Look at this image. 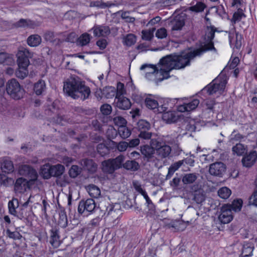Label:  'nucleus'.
<instances>
[{
  "mask_svg": "<svg viewBox=\"0 0 257 257\" xmlns=\"http://www.w3.org/2000/svg\"><path fill=\"white\" fill-rule=\"evenodd\" d=\"M64 92L74 99L84 100L90 95V88L85 82L77 76L74 75L68 78L64 83Z\"/></svg>",
  "mask_w": 257,
  "mask_h": 257,
  "instance_id": "f03ea898",
  "label": "nucleus"
},
{
  "mask_svg": "<svg viewBox=\"0 0 257 257\" xmlns=\"http://www.w3.org/2000/svg\"><path fill=\"white\" fill-rule=\"evenodd\" d=\"M90 41V36L88 33L82 34L79 38H78V43L81 46H86Z\"/></svg>",
  "mask_w": 257,
  "mask_h": 257,
  "instance_id": "8fccbe9b",
  "label": "nucleus"
},
{
  "mask_svg": "<svg viewBox=\"0 0 257 257\" xmlns=\"http://www.w3.org/2000/svg\"><path fill=\"white\" fill-rule=\"evenodd\" d=\"M172 31L181 30L185 25V19L181 16H176L171 21Z\"/></svg>",
  "mask_w": 257,
  "mask_h": 257,
  "instance_id": "5701e85b",
  "label": "nucleus"
},
{
  "mask_svg": "<svg viewBox=\"0 0 257 257\" xmlns=\"http://www.w3.org/2000/svg\"><path fill=\"white\" fill-rule=\"evenodd\" d=\"M254 245L251 242H246L242 245L241 253L239 257H248L252 255Z\"/></svg>",
  "mask_w": 257,
  "mask_h": 257,
  "instance_id": "a878e982",
  "label": "nucleus"
},
{
  "mask_svg": "<svg viewBox=\"0 0 257 257\" xmlns=\"http://www.w3.org/2000/svg\"><path fill=\"white\" fill-rule=\"evenodd\" d=\"M111 160L115 165V167L118 169L122 167V163L124 160V156L120 155Z\"/></svg>",
  "mask_w": 257,
  "mask_h": 257,
  "instance_id": "4d7b16f0",
  "label": "nucleus"
},
{
  "mask_svg": "<svg viewBox=\"0 0 257 257\" xmlns=\"http://www.w3.org/2000/svg\"><path fill=\"white\" fill-rule=\"evenodd\" d=\"M34 214L32 210H28V208L20 207L17 214L15 216L19 219L22 220L25 225L28 226H31L32 225V220Z\"/></svg>",
  "mask_w": 257,
  "mask_h": 257,
  "instance_id": "6e6552de",
  "label": "nucleus"
},
{
  "mask_svg": "<svg viewBox=\"0 0 257 257\" xmlns=\"http://www.w3.org/2000/svg\"><path fill=\"white\" fill-rule=\"evenodd\" d=\"M195 122L193 120H191L185 124V130L189 132H193L195 131L196 126H195Z\"/></svg>",
  "mask_w": 257,
  "mask_h": 257,
  "instance_id": "0e129e2a",
  "label": "nucleus"
},
{
  "mask_svg": "<svg viewBox=\"0 0 257 257\" xmlns=\"http://www.w3.org/2000/svg\"><path fill=\"white\" fill-rule=\"evenodd\" d=\"M14 62V60L11 55L5 53H0V64L6 65H11Z\"/></svg>",
  "mask_w": 257,
  "mask_h": 257,
  "instance_id": "72a5a7b5",
  "label": "nucleus"
},
{
  "mask_svg": "<svg viewBox=\"0 0 257 257\" xmlns=\"http://www.w3.org/2000/svg\"><path fill=\"white\" fill-rule=\"evenodd\" d=\"M28 73V70L27 68H20L19 67L18 69L16 71V76L20 79H24L25 77L27 76Z\"/></svg>",
  "mask_w": 257,
  "mask_h": 257,
  "instance_id": "bf43d9fd",
  "label": "nucleus"
},
{
  "mask_svg": "<svg viewBox=\"0 0 257 257\" xmlns=\"http://www.w3.org/2000/svg\"><path fill=\"white\" fill-rule=\"evenodd\" d=\"M122 167L127 170L136 171L139 169L140 165L135 160H128L123 164Z\"/></svg>",
  "mask_w": 257,
  "mask_h": 257,
  "instance_id": "f704fd0d",
  "label": "nucleus"
},
{
  "mask_svg": "<svg viewBox=\"0 0 257 257\" xmlns=\"http://www.w3.org/2000/svg\"><path fill=\"white\" fill-rule=\"evenodd\" d=\"M14 169L13 162L11 161L5 160L1 166V170L3 173H10L13 172Z\"/></svg>",
  "mask_w": 257,
  "mask_h": 257,
  "instance_id": "37998d69",
  "label": "nucleus"
},
{
  "mask_svg": "<svg viewBox=\"0 0 257 257\" xmlns=\"http://www.w3.org/2000/svg\"><path fill=\"white\" fill-rule=\"evenodd\" d=\"M152 140H150V145H144L140 147L141 154L143 155V159L147 162L152 161L155 153V147L152 145Z\"/></svg>",
  "mask_w": 257,
  "mask_h": 257,
  "instance_id": "4468645a",
  "label": "nucleus"
},
{
  "mask_svg": "<svg viewBox=\"0 0 257 257\" xmlns=\"http://www.w3.org/2000/svg\"><path fill=\"white\" fill-rule=\"evenodd\" d=\"M226 83V80L224 78L217 77L202 89L201 93H206L209 95H213L217 92L221 94L224 91Z\"/></svg>",
  "mask_w": 257,
  "mask_h": 257,
  "instance_id": "39448f33",
  "label": "nucleus"
},
{
  "mask_svg": "<svg viewBox=\"0 0 257 257\" xmlns=\"http://www.w3.org/2000/svg\"><path fill=\"white\" fill-rule=\"evenodd\" d=\"M81 164L84 170H87L90 174H94L97 170V165L92 159H83L81 161Z\"/></svg>",
  "mask_w": 257,
  "mask_h": 257,
  "instance_id": "aec40b11",
  "label": "nucleus"
},
{
  "mask_svg": "<svg viewBox=\"0 0 257 257\" xmlns=\"http://www.w3.org/2000/svg\"><path fill=\"white\" fill-rule=\"evenodd\" d=\"M17 63L20 68H27L30 64L29 58L22 52L17 54Z\"/></svg>",
  "mask_w": 257,
  "mask_h": 257,
  "instance_id": "b1692460",
  "label": "nucleus"
},
{
  "mask_svg": "<svg viewBox=\"0 0 257 257\" xmlns=\"http://www.w3.org/2000/svg\"><path fill=\"white\" fill-rule=\"evenodd\" d=\"M176 100V98H165L160 100L159 101V109H158L157 110L159 111V113H162L167 110H172Z\"/></svg>",
  "mask_w": 257,
  "mask_h": 257,
  "instance_id": "6ab92c4d",
  "label": "nucleus"
},
{
  "mask_svg": "<svg viewBox=\"0 0 257 257\" xmlns=\"http://www.w3.org/2000/svg\"><path fill=\"white\" fill-rule=\"evenodd\" d=\"M217 193L220 198L226 199L230 196L231 191L227 187H223L218 190Z\"/></svg>",
  "mask_w": 257,
  "mask_h": 257,
  "instance_id": "49530a36",
  "label": "nucleus"
},
{
  "mask_svg": "<svg viewBox=\"0 0 257 257\" xmlns=\"http://www.w3.org/2000/svg\"><path fill=\"white\" fill-rule=\"evenodd\" d=\"M86 190L89 195L92 198H98L100 195V190L96 186L91 184L88 185Z\"/></svg>",
  "mask_w": 257,
  "mask_h": 257,
  "instance_id": "ea45409f",
  "label": "nucleus"
},
{
  "mask_svg": "<svg viewBox=\"0 0 257 257\" xmlns=\"http://www.w3.org/2000/svg\"><path fill=\"white\" fill-rule=\"evenodd\" d=\"M6 235L9 238L14 240L20 239L22 237V235L18 231H11L9 229H7Z\"/></svg>",
  "mask_w": 257,
  "mask_h": 257,
  "instance_id": "5fc2aeb1",
  "label": "nucleus"
},
{
  "mask_svg": "<svg viewBox=\"0 0 257 257\" xmlns=\"http://www.w3.org/2000/svg\"><path fill=\"white\" fill-rule=\"evenodd\" d=\"M98 153L102 157L108 156L110 153L109 148L103 143L99 144L96 147Z\"/></svg>",
  "mask_w": 257,
  "mask_h": 257,
  "instance_id": "c03bdc74",
  "label": "nucleus"
},
{
  "mask_svg": "<svg viewBox=\"0 0 257 257\" xmlns=\"http://www.w3.org/2000/svg\"><path fill=\"white\" fill-rule=\"evenodd\" d=\"M246 15L243 13V10L241 8H238L235 12L231 19V22L233 26L237 22L240 21L242 18H245Z\"/></svg>",
  "mask_w": 257,
  "mask_h": 257,
  "instance_id": "e433bc0d",
  "label": "nucleus"
},
{
  "mask_svg": "<svg viewBox=\"0 0 257 257\" xmlns=\"http://www.w3.org/2000/svg\"><path fill=\"white\" fill-rule=\"evenodd\" d=\"M198 176V174L195 173L185 174L182 178V181L184 185L193 184L196 181Z\"/></svg>",
  "mask_w": 257,
  "mask_h": 257,
  "instance_id": "2f4dec72",
  "label": "nucleus"
},
{
  "mask_svg": "<svg viewBox=\"0 0 257 257\" xmlns=\"http://www.w3.org/2000/svg\"><path fill=\"white\" fill-rule=\"evenodd\" d=\"M34 182H30V180L23 178H19L17 179L14 188L16 191L19 193H23L26 191L29 187V184H33Z\"/></svg>",
  "mask_w": 257,
  "mask_h": 257,
  "instance_id": "a211bd4d",
  "label": "nucleus"
},
{
  "mask_svg": "<svg viewBox=\"0 0 257 257\" xmlns=\"http://www.w3.org/2000/svg\"><path fill=\"white\" fill-rule=\"evenodd\" d=\"M111 143L114 145V147H116L120 152L125 151L129 146L128 143L125 141L120 142L118 144L113 141H111Z\"/></svg>",
  "mask_w": 257,
  "mask_h": 257,
  "instance_id": "864d4df0",
  "label": "nucleus"
},
{
  "mask_svg": "<svg viewBox=\"0 0 257 257\" xmlns=\"http://www.w3.org/2000/svg\"><path fill=\"white\" fill-rule=\"evenodd\" d=\"M95 37H106L110 33L108 26L105 25H95L91 29Z\"/></svg>",
  "mask_w": 257,
  "mask_h": 257,
  "instance_id": "dca6fc26",
  "label": "nucleus"
},
{
  "mask_svg": "<svg viewBox=\"0 0 257 257\" xmlns=\"http://www.w3.org/2000/svg\"><path fill=\"white\" fill-rule=\"evenodd\" d=\"M20 207V203L17 198H13L12 199L9 201L8 209L9 212L11 215L15 216L17 214L19 208Z\"/></svg>",
  "mask_w": 257,
  "mask_h": 257,
  "instance_id": "bb28decb",
  "label": "nucleus"
},
{
  "mask_svg": "<svg viewBox=\"0 0 257 257\" xmlns=\"http://www.w3.org/2000/svg\"><path fill=\"white\" fill-rule=\"evenodd\" d=\"M192 6L188 8V10L196 13H202L206 8L207 5L202 2L196 1L191 3Z\"/></svg>",
  "mask_w": 257,
  "mask_h": 257,
  "instance_id": "393cba45",
  "label": "nucleus"
},
{
  "mask_svg": "<svg viewBox=\"0 0 257 257\" xmlns=\"http://www.w3.org/2000/svg\"><path fill=\"white\" fill-rule=\"evenodd\" d=\"M167 36V30L164 28H161L157 30L156 36L159 39H163Z\"/></svg>",
  "mask_w": 257,
  "mask_h": 257,
  "instance_id": "774afa93",
  "label": "nucleus"
},
{
  "mask_svg": "<svg viewBox=\"0 0 257 257\" xmlns=\"http://www.w3.org/2000/svg\"><path fill=\"white\" fill-rule=\"evenodd\" d=\"M152 145L155 147L157 154L161 158H166L170 155L172 151L171 148L166 145L165 143L156 139L152 140Z\"/></svg>",
  "mask_w": 257,
  "mask_h": 257,
  "instance_id": "0eeeda50",
  "label": "nucleus"
},
{
  "mask_svg": "<svg viewBox=\"0 0 257 257\" xmlns=\"http://www.w3.org/2000/svg\"><path fill=\"white\" fill-rule=\"evenodd\" d=\"M101 95L107 98L113 97L116 93L115 89L112 86H106L102 89H100Z\"/></svg>",
  "mask_w": 257,
  "mask_h": 257,
  "instance_id": "58836bf2",
  "label": "nucleus"
},
{
  "mask_svg": "<svg viewBox=\"0 0 257 257\" xmlns=\"http://www.w3.org/2000/svg\"><path fill=\"white\" fill-rule=\"evenodd\" d=\"M243 201L241 199H236L234 200L231 204H228L225 205L226 207H228V209H230V211L234 212L240 211L242 206Z\"/></svg>",
  "mask_w": 257,
  "mask_h": 257,
  "instance_id": "c756f323",
  "label": "nucleus"
},
{
  "mask_svg": "<svg viewBox=\"0 0 257 257\" xmlns=\"http://www.w3.org/2000/svg\"><path fill=\"white\" fill-rule=\"evenodd\" d=\"M217 31V29L214 26H207L203 36L204 45L201 48L187 53H182L180 55L172 54L162 58L160 60L159 63L166 68L160 69V71L163 77L159 79L158 81L161 82L164 79L169 78V74L172 70L182 69L190 65V60L195 57L200 56L207 51L213 50L216 51L214 46L213 40L215 33Z\"/></svg>",
  "mask_w": 257,
  "mask_h": 257,
  "instance_id": "f257e3e1",
  "label": "nucleus"
},
{
  "mask_svg": "<svg viewBox=\"0 0 257 257\" xmlns=\"http://www.w3.org/2000/svg\"><path fill=\"white\" fill-rule=\"evenodd\" d=\"M143 196L146 200L145 204L146 205L149 211H150L151 213H155L156 206L150 199V197L148 195L147 193L146 192Z\"/></svg>",
  "mask_w": 257,
  "mask_h": 257,
  "instance_id": "09e8293b",
  "label": "nucleus"
},
{
  "mask_svg": "<svg viewBox=\"0 0 257 257\" xmlns=\"http://www.w3.org/2000/svg\"><path fill=\"white\" fill-rule=\"evenodd\" d=\"M137 128L139 132V137L143 143L144 140H151L152 133L149 131L151 129L150 123L145 120H140L137 123Z\"/></svg>",
  "mask_w": 257,
  "mask_h": 257,
  "instance_id": "423d86ee",
  "label": "nucleus"
},
{
  "mask_svg": "<svg viewBox=\"0 0 257 257\" xmlns=\"http://www.w3.org/2000/svg\"><path fill=\"white\" fill-rule=\"evenodd\" d=\"M162 113V118L164 121H166L167 123L174 122L177 119L175 112L172 111V110H167Z\"/></svg>",
  "mask_w": 257,
  "mask_h": 257,
  "instance_id": "7c9ffc66",
  "label": "nucleus"
},
{
  "mask_svg": "<svg viewBox=\"0 0 257 257\" xmlns=\"http://www.w3.org/2000/svg\"><path fill=\"white\" fill-rule=\"evenodd\" d=\"M124 84L121 82H118L117 84V90L116 93V97L122 96L125 93Z\"/></svg>",
  "mask_w": 257,
  "mask_h": 257,
  "instance_id": "69168bd1",
  "label": "nucleus"
},
{
  "mask_svg": "<svg viewBox=\"0 0 257 257\" xmlns=\"http://www.w3.org/2000/svg\"><path fill=\"white\" fill-rule=\"evenodd\" d=\"M100 111L103 114L108 115L110 114L112 111V107L109 104H104L100 107Z\"/></svg>",
  "mask_w": 257,
  "mask_h": 257,
  "instance_id": "680f3d73",
  "label": "nucleus"
},
{
  "mask_svg": "<svg viewBox=\"0 0 257 257\" xmlns=\"http://www.w3.org/2000/svg\"><path fill=\"white\" fill-rule=\"evenodd\" d=\"M59 218L58 224L62 228H65L67 226L68 220L66 213L64 208H61L59 213Z\"/></svg>",
  "mask_w": 257,
  "mask_h": 257,
  "instance_id": "4c0bfd02",
  "label": "nucleus"
},
{
  "mask_svg": "<svg viewBox=\"0 0 257 257\" xmlns=\"http://www.w3.org/2000/svg\"><path fill=\"white\" fill-rule=\"evenodd\" d=\"M102 165L103 172L108 174H112L115 170L117 169L111 159L103 161L102 163Z\"/></svg>",
  "mask_w": 257,
  "mask_h": 257,
  "instance_id": "c85d7f7f",
  "label": "nucleus"
},
{
  "mask_svg": "<svg viewBox=\"0 0 257 257\" xmlns=\"http://www.w3.org/2000/svg\"><path fill=\"white\" fill-rule=\"evenodd\" d=\"M215 104V102L214 100H206L204 102L205 110H208L209 112H213V108Z\"/></svg>",
  "mask_w": 257,
  "mask_h": 257,
  "instance_id": "052dcab7",
  "label": "nucleus"
},
{
  "mask_svg": "<svg viewBox=\"0 0 257 257\" xmlns=\"http://www.w3.org/2000/svg\"><path fill=\"white\" fill-rule=\"evenodd\" d=\"M64 170V167L61 164L51 165L47 163L41 166L40 175L44 179H48L52 177L59 178L63 174Z\"/></svg>",
  "mask_w": 257,
  "mask_h": 257,
  "instance_id": "7ed1b4c3",
  "label": "nucleus"
},
{
  "mask_svg": "<svg viewBox=\"0 0 257 257\" xmlns=\"http://www.w3.org/2000/svg\"><path fill=\"white\" fill-rule=\"evenodd\" d=\"M81 172V168L77 165H72L69 171V174L71 178H75Z\"/></svg>",
  "mask_w": 257,
  "mask_h": 257,
  "instance_id": "3c124183",
  "label": "nucleus"
},
{
  "mask_svg": "<svg viewBox=\"0 0 257 257\" xmlns=\"http://www.w3.org/2000/svg\"><path fill=\"white\" fill-rule=\"evenodd\" d=\"M41 42V38L38 35H33L27 39V43L31 47H37Z\"/></svg>",
  "mask_w": 257,
  "mask_h": 257,
  "instance_id": "a19ab883",
  "label": "nucleus"
},
{
  "mask_svg": "<svg viewBox=\"0 0 257 257\" xmlns=\"http://www.w3.org/2000/svg\"><path fill=\"white\" fill-rule=\"evenodd\" d=\"M232 151L234 154H236L237 156H241L246 152V148L244 145L239 143L232 147Z\"/></svg>",
  "mask_w": 257,
  "mask_h": 257,
  "instance_id": "de8ad7c7",
  "label": "nucleus"
},
{
  "mask_svg": "<svg viewBox=\"0 0 257 257\" xmlns=\"http://www.w3.org/2000/svg\"><path fill=\"white\" fill-rule=\"evenodd\" d=\"M136 42V37L133 34H129L124 37L123 44L124 45L130 47L134 45Z\"/></svg>",
  "mask_w": 257,
  "mask_h": 257,
  "instance_id": "a18cd8bd",
  "label": "nucleus"
},
{
  "mask_svg": "<svg viewBox=\"0 0 257 257\" xmlns=\"http://www.w3.org/2000/svg\"><path fill=\"white\" fill-rule=\"evenodd\" d=\"M19 173L22 176L27 177L30 182H35L38 177L37 171L29 165H23L19 167Z\"/></svg>",
  "mask_w": 257,
  "mask_h": 257,
  "instance_id": "9b49d317",
  "label": "nucleus"
},
{
  "mask_svg": "<svg viewBox=\"0 0 257 257\" xmlns=\"http://www.w3.org/2000/svg\"><path fill=\"white\" fill-rule=\"evenodd\" d=\"M16 27H29L34 28L37 26L36 23L30 19H21L14 24Z\"/></svg>",
  "mask_w": 257,
  "mask_h": 257,
  "instance_id": "cd10ccee",
  "label": "nucleus"
},
{
  "mask_svg": "<svg viewBox=\"0 0 257 257\" xmlns=\"http://www.w3.org/2000/svg\"><path fill=\"white\" fill-rule=\"evenodd\" d=\"M96 207V204L93 199H82L79 203L78 211L80 214L85 213V212L92 213Z\"/></svg>",
  "mask_w": 257,
  "mask_h": 257,
  "instance_id": "1a4fd4ad",
  "label": "nucleus"
},
{
  "mask_svg": "<svg viewBox=\"0 0 257 257\" xmlns=\"http://www.w3.org/2000/svg\"><path fill=\"white\" fill-rule=\"evenodd\" d=\"M226 169V165L222 162H215L210 165L209 173L214 176L222 177Z\"/></svg>",
  "mask_w": 257,
  "mask_h": 257,
  "instance_id": "ddd939ff",
  "label": "nucleus"
},
{
  "mask_svg": "<svg viewBox=\"0 0 257 257\" xmlns=\"http://www.w3.org/2000/svg\"><path fill=\"white\" fill-rule=\"evenodd\" d=\"M114 103L117 107L123 110L128 109L131 106L130 100L123 96L116 97Z\"/></svg>",
  "mask_w": 257,
  "mask_h": 257,
  "instance_id": "4be33fe9",
  "label": "nucleus"
},
{
  "mask_svg": "<svg viewBox=\"0 0 257 257\" xmlns=\"http://www.w3.org/2000/svg\"><path fill=\"white\" fill-rule=\"evenodd\" d=\"M145 103L148 108L153 110L155 113H159V111L157 110L159 109L160 103L157 100L150 97H147L145 99Z\"/></svg>",
  "mask_w": 257,
  "mask_h": 257,
  "instance_id": "473e14b6",
  "label": "nucleus"
},
{
  "mask_svg": "<svg viewBox=\"0 0 257 257\" xmlns=\"http://www.w3.org/2000/svg\"><path fill=\"white\" fill-rule=\"evenodd\" d=\"M45 89V82L43 80H39L34 85V91L37 95L42 94Z\"/></svg>",
  "mask_w": 257,
  "mask_h": 257,
  "instance_id": "79ce46f5",
  "label": "nucleus"
},
{
  "mask_svg": "<svg viewBox=\"0 0 257 257\" xmlns=\"http://www.w3.org/2000/svg\"><path fill=\"white\" fill-rule=\"evenodd\" d=\"M6 90L10 97L15 100L21 99L25 93L23 86L15 78L8 81L6 85Z\"/></svg>",
  "mask_w": 257,
  "mask_h": 257,
  "instance_id": "20e7f679",
  "label": "nucleus"
},
{
  "mask_svg": "<svg viewBox=\"0 0 257 257\" xmlns=\"http://www.w3.org/2000/svg\"><path fill=\"white\" fill-rule=\"evenodd\" d=\"M227 207L225 205L221 207V213L218 216V219L221 223H228L233 219L232 212L230 211V209H228Z\"/></svg>",
  "mask_w": 257,
  "mask_h": 257,
  "instance_id": "f3484780",
  "label": "nucleus"
},
{
  "mask_svg": "<svg viewBox=\"0 0 257 257\" xmlns=\"http://www.w3.org/2000/svg\"><path fill=\"white\" fill-rule=\"evenodd\" d=\"M182 178L179 177H174L172 181L170 182V185L173 190H178L181 188L180 187Z\"/></svg>",
  "mask_w": 257,
  "mask_h": 257,
  "instance_id": "603ef678",
  "label": "nucleus"
},
{
  "mask_svg": "<svg viewBox=\"0 0 257 257\" xmlns=\"http://www.w3.org/2000/svg\"><path fill=\"white\" fill-rule=\"evenodd\" d=\"M199 104V101L197 99H193L191 101L185 103L188 111L195 109Z\"/></svg>",
  "mask_w": 257,
  "mask_h": 257,
  "instance_id": "13d9d810",
  "label": "nucleus"
},
{
  "mask_svg": "<svg viewBox=\"0 0 257 257\" xmlns=\"http://www.w3.org/2000/svg\"><path fill=\"white\" fill-rule=\"evenodd\" d=\"M113 120L115 124L118 125L119 127L124 126L127 122L126 120L120 116L114 117Z\"/></svg>",
  "mask_w": 257,
  "mask_h": 257,
  "instance_id": "e2e57ef3",
  "label": "nucleus"
},
{
  "mask_svg": "<svg viewBox=\"0 0 257 257\" xmlns=\"http://www.w3.org/2000/svg\"><path fill=\"white\" fill-rule=\"evenodd\" d=\"M49 242L54 248H57L61 244L60 230L58 227L54 226L50 230Z\"/></svg>",
  "mask_w": 257,
  "mask_h": 257,
  "instance_id": "2eb2a0df",
  "label": "nucleus"
},
{
  "mask_svg": "<svg viewBox=\"0 0 257 257\" xmlns=\"http://www.w3.org/2000/svg\"><path fill=\"white\" fill-rule=\"evenodd\" d=\"M155 30V28H153V31H142V39L145 40L150 41L153 37V31Z\"/></svg>",
  "mask_w": 257,
  "mask_h": 257,
  "instance_id": "338daca9",
  "label": "nucleus"
},
{
  "mask_svg": "<svg viewBox=\"0 0 257 257\" xmlns=\"http://www.w3.org/2000/svg\"><path fill=\"white\" fill-rule=\"evenodd\" d=\"M257 160V153L255 151H251L248 154L243 157L242 162L246 167H251Z\"/></svg>",
  "mask_w": 257,
  "mask_h": 257,
  "instance_id": "412c9836",
  "label": "nucleus"
},
{
  "mask_svg": "<svg viewBox=\"0 0 257 257\" xmlns=\"http://www.w3.org/2000/svg\"><path fill=\"white\" fill-rule=\"evenodd\" d=\"M117 133L122 139L127 138L131 135V130L125 125L119 127L118 131L114 128L111 127V128H109L107 132L108 139L111 140L114 139L116 137Z\"/></svg>",
  "mask_w": 257,
  "mask_h": 257,
  "instance_id": "9d476101",
  "label": "nucleus"
},
{
  "mask_svg": "<svg viewBox=\"0 0 257 257\" xmlns=\"http://www.w3.org/2000/svg\"><path fill=\"white\" fill-rule=\"evenodd\" d=\"M146 68H148L149 69L146 73V77L147 78H149V77L151 75H154L155 73H158V69L155 65L151 64H144L141 66L140 69L144 70Z\"/></svg>",
  "mask_w": 257,
  "mask_h": 257,
  "instance_id": "c9c22d12",
  "label": "nucleus"
},
{
  "mask_svg": "<svg viewBox=\"0 0 257 257\" xmlns=\"http://www.w3.org/2000/svg\"><path fill=\"white\" fill-rule=\"evenodd\" d=\"M114 5L110 2L107 3H100L99 2H92L90 3V7H98L100 8H105L106 7H110Z\"/></svg>",
  "mask_w": 257,
  "mask_h": 257,
  "instance_id": "6e6d98bb",
  "label": "nucleus"
},
{
  "mask_svg": "<svg viewBox=\"0 0 257 257\" xmlns=\"http://www.w3.org/2000/svg\"><path fill=\"white\" fill-rule=\"evenodd\" d=\"M190 191L193 196L192 199L197 204H201L205 200V195L201 186L195 184L190 186Z\"/></svg>",
  "mask_w": 257,
  "mask_h": 257,
  "instance_id": "f8f14e48",
  "label": "nucleus"
}]
</instances>
